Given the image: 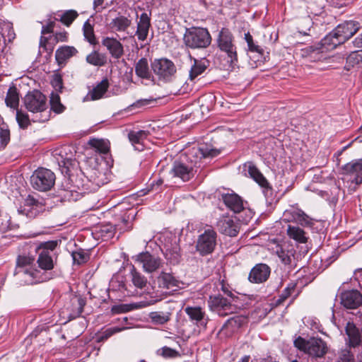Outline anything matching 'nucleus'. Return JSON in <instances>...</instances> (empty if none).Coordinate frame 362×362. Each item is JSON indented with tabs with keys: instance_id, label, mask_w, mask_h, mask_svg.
<instances>
[{
	"instance_id": "nucleus-1",
	"label": "nucleus",
	"mask_w": 362,
	"mask_h": 362,
	"mask_svg": "<svg viewBox=\"0 0 362 362\" xmlns=\"http://www.w3.org/2000/svg\"><path fill=\"white\" fill-rule=\"evenodd\" d=\"M216 44L221 52L226 55L227 63L231 68L238 66V57L235 37L228 28H222L217 36Z\"/></svg>"
},
{
	"instance_id": "nucleus-2",
	"label": "nucleus",
	"mask_w": 362,
	"mask_h": 362,
	"mask_svg": "<svg viewBox=\"0 0 362 362\" xmlns=\"http://www.w3.org/2000/svg\"><path fill=\"white\" fill-rule=\"evenodd\" d=\"M60 240H50L41 243L36 248L38 253L37 262L43 270H51L54 268L57 257V246Z\"/></svg>"
},
{
	"instance_id": "nucleus-3",
	"label": "nucleus",
	"mask_w": 362,
	"mask_h": 362,
	"mask_svg": "<svg viewBox=\"0 0 362 362\" xmlns=\"http://www.w3.org/2000/svg\"><path fill=\"white\" fill-rule=\"evenodd\" d=\"M183 41L190 49H204L210 45L211 37L206 28L193 27L186 29Z\"/></svg>"
},
{
	"instance_id": "nucleus-4",
	"label": "nucleus",
	"mask_w": 362,
	"mask_h": 362,
	"mask_svg": "<svg viewBox=\"0 0 362 362\" xmlns=\"http://www.w3.org/2000/svg\"><path fill=\"white\" fill-rule=\"evenodd\" d=\"M294 346L299 350L314 358H322L327 351L326 343L320 338H311L305 340L298 337L294 340Z\"/></svg>"
},
{
	"instance_id": "nucleus-5",
	"label": "nucleus",
	"mask_w": 362,
	"mask_h": 362,
	"mask_svg": "<svg viewBox=\"0 0 362 362\" xmlns=\"http://www.w3.org/2000/svg\"><path fill=\"white\" fill-rule=\"evenodd\" d=\"M56 176L54 173L45 168H38L30 176V185L33 189L40 192L50 190L54 185Z\"/></svg>"
},
{
	"instance_id": "nucleus-6",
	"label": "nucleus",
	"mask_w": 362,
	"mask_h": 362,
	"mask_svg": "<svg viewBox=\"0 0 362 362\" xmlns=\"http://www.w3.org/2000/svg\"><path fill=\"white\" fill-rule=\"evenodd\" d=\"M151 69L157 76L158 80L163 83H170L174 81L176 76L177 69L175 64L166 58L156 59L151 63Z\"/></svg>"
},
{
	"instance_id": "nucleus-7",
	"label": "nucleus",
	"mask_w": 362,
	"mask_h": 362,
	"mask_svg": "<svg viewBox=\"0 0 362 362\" xmlns=\"http://www.w3.org/2000/svg\"><path fill=\"white\" fill-rule=\"evenodd\" d=\"M217 244V233L212 228H207L198 235L196 241V251L201 256L211 254Z\"/></svg>"
},
{
	"instance_id": "nucleus-8",
	"label": "nucleus",
	"mask_w": 362,
	"mask_h": 362,
	"mask_svg": "<svg viewBox=\"0 0 362 362\" xmlns=\"http://www.w3.org/2000/svg\"><path fill=\"white\" fill-rule=\"evenodd\" d=\"M23 102L26 109L32 112H43L47 108V98L37 90L28 92Z\"/></svg>"
},
{
	"instance_id": "nucleus-9",
	"label": "nucleus",
	"mask_w": 362,
	"mask_h": 362,
	"mask_svg": "<svg viewBox=\"0 0 362 362\" xmlns=\"http://www.w3.org/2000/svg\"><path fill=\"white\" fill-rule=\"evenodd\" d=\"M208 304L210 309L220 316H226L235 310L231 300L221 294L210 296Z\"/></svg>"
},
{
	"instance_id": "nucleus-10",
	"label": "nucleus",
	"mask_w": 362,
	"mask_h": 362,
	"mask_svg": "<svg viewBox=\"0 0 362 362\" xmlns=\"http://www.w3.org/2000/svg\"><path fill=\"white\" fill-rule=\"evenodd\" d=\"M52 156L59 167L65 169L66 173L70 172L71 168H74L77 165V161L74 158V155L69 146L55 149L52 152Z\"/></svg>"
},
{
	"instance_id": "nucleus-11",
	"label": "nucleus",
	"mask_w": 362,
	"mask_h": 362,
	"mask_svg": "<svg viewBox=\"0 0 362 362\" xmlns=\"http://www.w3.org/2000/svg\"><path fill=\"white\" fill-rule=\"evenodd\" d=\"M361 27L360 23L355 21H345L339 24L334 30L339 40L344 43L354 36Z\"/></svg>"
},
{
	"instance_id": "nucleus-12",
	"label": "nucleus",
	"mask_w": 362,
	"mask_h": 362,
	"mask_svg": "<svg viewBox=\"0 0 362 362\" xmlns=\"http://www.w3.org/2000/svg\"><path fill=\"white\" fill-rule=\"evenodd\" d=\"M341 44H343V42L339 40V37L335 35V31L333 30L321 40L320 45L310 46L308 49L312 53H321L325 50L334 49Z\"/></svg>"
},
{
	"instance_id": "nucleus-13",
	"label": "nucleus",
	"mask_w": 362,
	"mask_h": 362,
	"mask_svg": "<svg viewBox=\"0 0 362 362\" xmlns=\"http://www.w3.org/2000/svg\"><path fill=\"white\" fill-rule=\"evenodd\" d=\"M136 260L142 264V268L146 273H153L161 267L163 260L149 252H141L136 256Z\"/></svg>"
},
{
	"instance_id": "nucleus-14",
	"label": "nucleus",
	"mask_w": 362,
	"mask_h": 362,
	"mask_svg": "<svg viewBox=\"0 0 362 362\" xmlns=\"http://www.w3.org/2000/svg\"><path fill=\"white\" fill-rule=\"evenodd\" d=\"M16 278L24 284H34L44 281L40 270L34 267L27 268L25 270L18 269V272L14 273Z\"/></svg>"
},
{
	"instance_id": "nucleus-15",
	"label": "nucleus",
	"mask_w": 362,
	"mask_h": 362,
	"mask_svg": "<svg viewBox=\"0 0 362 362\" xmlns=\"http://www.w3.org/2000/svg\"><path fill=\"white\" fill-rule=\"evenodd\" d=\"M341 304L347 309H356L362 305V295L357 290H348L340 295Z\"/></svg>"
},
{
	"instance_id": "nucleus-16",
	"label": "nucleus",
	"mask_w": 362,
	"mask_h": 362,
	"mask_svg": "<svg viewBox=\"0 0 362 362\" xmlns=\"http://www.w3.org/2000/svg\"><path fill=\"white\" fill-rule=\"evenodd\" d=\"M170 174L173 177L180 178L183 182H187L194 177L193 167L192 165H187L175 160L170 169Z\"/></svg>"
},
{
	"instance_id": "nucleus-17",
	"label": "nucleus",
	"mask_w": 362,
	"mask_h": 362,
	"mask_svg": "<svg viewBox=\"0 0 362 362\" xmlns=\"http://www.w3.org/2000/svg\"><path fill=\"white\" fill-rule=\"evenodd\" d=\"M270 273L271 269L267 264L259 263L251 269L248 280L251 283L262 284L269 279Z\"/></svg>"
},
{
	"instance_id": "nucleus-18",
	"label": "nucleus",
	"mask_w": 362,
	"mask_h": 362,
	"mask_svg": "<svg viewBox=\"0 0 362 362\" xmlns=\"http://www.w3.org/2000/svg\"><path fill=\"white\" fill-rule=\"evenodd\" d=\"M101 43L103 46L106 47L113 59L118 60L124 55V46L117 38L105 37L103 38Z\"/></svg>"
},
{
	"instance_id": "nucleus-19",
	"label": "nucleus",
	"mask_w": 362,
	"mask_h": 362,
	"mask_svg": "<svg viewBox=\"0 0 362 362\" xmlns=\"http://www.w3.org/2000/svg\"><path fill=\"white\" fill-rule=\"evenodd\" d=\"M216 226L221 233L230 237L236 236L239 232L238 224L228 216L221 218Z\"/></svg>"
},
{
	"instance_id": "nucleus-20",
	"label": "nucleus",
	"mask_w": 362,
	"mask_h": 362,
	"mask_svg": "<svg viewBox=\"0 0 362 362\" xmlns=\"http://www.w3.org/2000/svg\"><path fill=\"white\" fill-rule=\"evenodd\" d=\"M244 170L247 171L249 176L252 178L257 183H258L262 188H264V192L265 194L272 190L266 178L254 164L252 163L245 164Z\"/></svg>"
},
{
	"instance_id": "nucleus-21",
	"label": "nucleus",
	"mask_w": 362,
	"mask_h": 362,
	"mask_svg": "<svg viewBox=\"0 0 362 362\" xmlns=\"http://www.w3.org/2000/svg\"><path fill=\"white\" fill-rule=\"evenodd\" d=\"M185 311L189 319L197 326L206 328L209 318L200 307L187 306L185 308Z\"/></svg>"
},
{
	"instance_id": "nucleus-22",
	"label": "nucleus",
	"mask_w": 362,
	"mask_h": 362,
	"mask_svg": "<svg viewBox=\"0 0 362 362\" xmlns=\"http://www.w3.org/2000/svg\"><path fill=\"white\" fill-rule=\"evenodd\" d=\"M221 197L225 205L234 213H240L244 209L243 200L238 194L226 193L223 194Z\"/></svg>"
},
{
	"instance_id": "nucleus-23",
	"label": "nucleus",
	"mask_w": 362,
	"mask_h": 362,
	"mask_svg": "<svg viewBox=\"0 0 362 362\" xmlns=\"http://www.w3.org/2000/svg\"><path fill=\"white\" fill-rule=\"evenodd\" d=\"M151 28V17L147 13H142L136 24L135 35L139 41H145L147 39Z\"/></svg>"
},
{
	"instance_id": "nucleus-24",
	"label": "nucleus",
	"mask_w": 362,
	"mask_h": 362,
	"mask_svg": "<svg viewBox=\"0 0 362 362\" xmlns=\"http://www.w3.org/2000/svg\"><path fill=\"white\" fill-rule=\"evenodd\" d=\"M296 250L292 245H284L276 250V255L285 265L296 266Z\"/></svg>"
},
{
	"instance_id": "nucleus-25",
	"label": "nucleus",
	"mask_w": 362,
	"mask_h": 362,
	"mask_svg": "<svg viewBox=\"0 0 362 362\" xmlns=\"http://www.w3.org/2000/svg\"><path fill=\"white\" fill-rule=\"evenodd\" d=\"M344 170L346 174L354 176L352 182L356 185L362 183V159L355 160L346 163Z\"/></svg>"
},
{
	"instance_id": "nucleus-26",
	"label": "nucleus",
	"mask_w": 362,
	"mask_h": 362,
	"mask_svg": "<svg viewBox=\"0 0 362 362\" xmlns=\"http://www.w3.org/2000/svg\"><path fill=\"white\" fill-rule=\"evenodd\" d=\"M42 208L40 203L34 197L28 196L24 202L23 208L18 209V212L25 214L27 216L32 218L36 216L39 212L40 209Z\"/></svg>"
},
{
	"instance_id": "nucleus-27",
	"label": "nucleus",
	"mask_w": 362,
	"mask_h": 362,
	"mask_svg": "<svg viewBox=\"0 0 362 362\" xmlns=\"http://www.w3.org/2000/svg\"><path fill=\"white\" fill-rule=\"evenodd\" d=\"M350 346L356 347L362 342V329L356 327L353 322H347L345 328Z\"/></svg>"
},
{
	"instance_id": "nucleus-28",
	"label": "nucleus",
	"mask_w": 362,
	"mask_h": 362,
	"mask_svg": "<svg viewBox=\"0 0 362 362\" xmlns=\"http://www.w3.org/2000/svg\"><path fill=\"white\" fill-rule=\"evenodd\" d=\"M158 286L160 288L170 289L180 287V281L171 273L161 272L157 277Z\"/></svg>"
},
{
	"instance_id": "nucleus-29",
	"label": "nucleus",
	"mask_w": 362,
	"mask_h": 362,
	"mask_svg": "<svg viewBox=\"0 0 362 362\" xmlns=\"http://www.w3.org/2000/svg\"><path fill=\"white\" fill-rule=\"evenodd\" d=\"M132 25V20L128 17L119 15L110 23V29L115 33H127Z\"/></svg>"
},
{
	"instance_id": "nucleus-30",
	"label": "nucleus",
	"mask_w": 362,
	"mask_h": 362,
	"mask_svg": "<svg viewBox=\"0 0 362 362\" xmlns=\"http://www.w3.org/2000/svg\"><path fill=\"white\" fill-rule=\"evenodd\" d=\"M194 64L189 73V79L194 81L199 75L202 74L209 66V61L205 58L197 59L193 58Z\"/></svg>"
},
{
	"instance_id": "nucleus-31",
	"label": "nucleus",
	"mask_w": 362,
	"mask_h": 362,
	"mask_svg": "<svg viewBox=\"0 0 362 362\" xmlns=\"http://www.w3.org/2000/svg\"><path fill=\"white\" fill-rule=\"evenodd\" d=\"M77 53V49L71 46H62L58 48L55 52V59L60 66H63L67 59L74 56Z\"/></svg>"
},
{
	"instance_id": "nucleus-32",
	"label": "nucleus",
	"mask_w": 362,
	"mask_h": 362,
	"mask_svg": "<svg viewBox=\"0 0 362 362\" xmlns=\"http://www.w3.org/2000/svg\"><path fill=\"white\" fill-rule=\"evenodd\" d=\"M286 213L290 214L293 221L302 226H312L313 224V219L300 209H293L286 211Z\"/></svg>"
},
{
	"instance_id": "nucleus-33",
	"label": "nucleus",
	"mask_w": 362,
	"mask_h": 362,
	"mask_svg": "<svg viewBox=\"0 0 362 362\" xmlns=\"http://www.w3.org/2000/svg\"><path fill=\"white\" fill-rule=\"evenodd\" d=\"M109 86V81L105 78L88 92L87 97L90 98L91 100L101 99L107 91Z\"/></svg>"
},
{
	"instance_id": "nucleus-34",
	"label": "nucleus",
	"mask_w": 362,
	"mask_h": 362,
	"mask_svg": "<svg viewBox=\"0 0 362 362\" xmlns=\"http://www.w3.org/2000/svg\"><path fill=\"white\" fill-rule=\"evenodd\" d=\"M148 134L146 131L139 130L137 132H130L128 134L129 139L134 148L139 151L144 150V141L146 139Z\"/></svg>"
},
{
	"instance_id": "nucleus-35",
	"label": "nucleus",
	"mask_w": 362,
	"mask_h": 362,
	"mask_svg": "<svg viewBox=\"0 0 362 362\" xmlns=\"http://www.w3.org/2000/svg\"><path fill=\"white\" fill-rule=\"evenodd\" d=\"M86 61L90 65L100 67L107 64V56L104 53L93 50L86 56Z\"/></svg>"
},
{
	"instance_id": "nucleus-36",
	"label": "nucleus",
	"mask_w": 362,
	"mask_h": 362,
	"mask_svg": "<svg viewBox=\"0 0 362 362\" xmlns=\"http://www.w3.org/2000/svg\"><path fill=\"white\" fill-rule=\"evenodd\" d=\"M135 73L139 78L150 79L151 74L148 66V62L146 58L140 59L135 64Z\"/></svg>"
},
{
	"instance_id": "nucleus-37",
	"label": "nucleus",
	"mask_w": 362,
	"mask_h": 362,
	"mask_svg": "<svg viewBox=\"0 0 362 362\" xmlns=\"http://www.w3.org/2000/svg\"><path fill=\"white\" fill-rule=\"evenodd\" d=\"M195 155L200 158H212L220 153V151L206 144H202L197 149H194Z\"/></svg>"
},
{
	"instance_id": "nucleus-38",
	"label": "nucleus",
	"mask_w": 362,
	"mask_h": 362,
	"mask_svg": "<svg viewBox=\"0 0 362 362\" xmlns=\"http://www.w3.org/2000/svg\"><path fill=\"white\" fill-rule=\"evenodd\" d=\"M287 235L299 243H305L308 240L305 231L298 226L289 225L287 228Z\"/></svg>"
},
{
	"instance_id": "nucleus-39",
	"label": "nucleus",
	"mask_w": 362,
	"mask_h": 362,
	"mask_svg": "<svg viewBox=\"0 0 362 362\" xmlns=\"http://www.w3.org/2000/svg\"><path fill=\"white\" fill-rule=\"evenodd\" d=\"M130 276L131 281L135 287L142 289L147 285L148 280L146 277L137 271L134 265L132 266L130 269Z\"/></svg>"
},
{
	"instance_id": "nucleus-40",
	"label": "nucleus",
	"mask_w": 362,
	"mask_h": 362,
	"mask_svg": "<svg viewBox=\"0 0 362 362\" xmlns=\"http://www.w3.org/2000/svg\"><path fill=\"white\" fill-rule=\"evenodd\" d=\"M88 144L100 153L106 154L110 149L109 141L103 139H91L89 140Z\"/></svg>"
},
{
	"instance_id": "nucleus-41",
	"label": "nucleus",
	"mask_w": 362,
	"mask_h": 362,
	"mask_svg": "<svg viewBox=\"0 0 362 362\" xmlns=\"http://www.w3.org/2000/svg\"><path fill=\"white\" fill-rule=\"evenodd\" d=\"M171 313L169 312L155 311L149 314L151 322L156 325H163L170 320Z\"/></svg>"
},
{
	"instance_id": "nucleus-42",
	"label": "nucleus",
	"mask_w": 362,
	"mask_h": 362,
	"mask_svg": "<svg viewBox=\"0 0 362 362\" xmlns=\"http://www.w3.org/2000/svg\"><path fill=\"white\" fill-rule=\"evenodd\" d=\"M34 262L35 258L31 256L18 255L16 259V267L14 273L18 272V269L21 268V270H25L27 268L33 267Z\"/></svg>"
},
{
	"instance_id": "nucleus-43",
	"label": "nucleus",
	"mask_w": 362,
	"mask_h": 362,
	"mask_svg": "<svg viewBox=\"0 0 362 362\" xmlns=\"http://www.w3.org/2000/svg\"><path fill=\"white\" fill-rule=\"evenodd\" d=\"M5 103L7 106L16 108L18 105L19 96L16 88H10L8 90Z\"/></svg>"
},
{
	"instance_id": "nucleus-44",
	"label": "nucleus",
	"mask_w": 362,
	"mask_h": 362,
	"mask_svg": "<svg viewBox=\"0 0 362 362\" xmlns=\"http://www.w3.org/2000/svg\"><path fill=\"white\" fill-rule=\"evenodd\" d=\"M83 35L86 40L93 45L98 43L93 30V27L90 25L88 21H86L83 27Z\"/></svg>"
},
{
	"instance_id": "nucleus-45",
	"label": "nucleus",
	"mask_w": 362,
	"mask_h": 362,
	"mask_svg": "<svg viewBox=\"0 0 362 362\" xmlns=\"http://www.w3.org/2000/svg\"><path fill=\"white\" fill-rule=\"evenodd\" d=\"M361 62H362V49L352 52L347 57L346 67L347 69H349L350 67H354V66L359 64Z\"/></svg>"
},
{
	"instance_id": "nucleus-46",
	"label": "nucleus",
	"mask_w": 362,
	"mask_h": 362,
	"mask_svg": "<svg viewBox=\"0 0 362 362\" xmlns=\"http://www.w3.org/2000/svg\"><path fill=\"white\" fill-rule=\"evenodd\" d=\"M72 306L74 307L71 317L75 318L79 316L83 311L86 300L81 297H75L71 300Z\"/></svg>"
},
{
	"instance_id": "nucleus-47",
	"label": "nucleus",
	"mask_w": 362,
	"mask_h": 362,
	"mask_svg": "<svg viewBox=\"0 0 362 362\" xmlns=\"http://www.w3.org/2000/svg\"><path fill=\"white\" fill-rule=\"evenodd\" d=\"M126 329H127V327H109V328L106 329L105 330H104L103 332H101L100 334V335L98 336L97 341L98 342H101V341H105L107 339H109L110 337L114 335L115 334L118 333L119 332H122V331H123V330H124Z\"/></svg>"
},
{
	"instance_id": "nucleus-48",
	"label": "nucleus",
	"mask_w": 362,
	"mask_h": 362,
	"mask_svg": "<svg viewBox=\"0 0 362 362\" xmlns=\"http://www.w3.org/2000/svg\"><path fill=\"white\" fill-rule=\"evenodd\" d=\"M16 121L20 128L25 129L30 125V120L28 115L21 110L17 109L16 110Z\"/></svg>"
},
{
	"instance_id": "nucleus-49",
	"label": "nucleus",
	"mask_w": 362,
	"mask_h": 362,
	"mask_svg": "<svg viewBox=\"0 0 362 362\" xmlns=\"http://www.w3.org/2000/svg\"><path fill=\"white\" fill-rule=\"evenodd\" d=\"M71 256L74 264H81L89 259L88 254L82 249L72 252Z\"/></svg>"
},
{
	"instance_id": "nucleus-50",
	"label": "nucleus",
	"mask_w": 362,
	"mask_h": 362,
	"mask_svg": "<svg viewBox=\"0 0 362 362\" xmlns=\"http://www.w3.org/2000/svg\"><path fill=\"white\" fill-rule=\"evenodd\" d=\"M51 109L57 112L61 113L64 111V107L60 102V97L57 93H52L50 95Z\"/></svg>"
},
{
	"instance_id": "nucleus-51",
	"label": "nucleus",
	"mask_w": 362,
	"mask_h": 362,
	"mask_svg": "<svg viewBox=\"0 0 362 362\" xmlns=\"http://www.w3.org/2000/svg\"><path fill=\"white\" fill-rule=\"evenodd\" d=\"M77 16L78 13L76 11L69 10L62 16L61 21L64 24L69 25Z\"/></svg>"
},
{
	"instance_id": "nucleus-52",
	"label": "nucleus",
	"mask_w": 362,
	"mask_h": 362,
	"mask_svg": "<svg viewBox=\"0 0 362 362\" xmlns=\"http://www.w3.org/2000/svg\"><path fill=\"white\" fill-rule=\"evenodd\" d=\"M10 141V131L5 127H0V143L3 147H5Z\"/></svg>"
},
{
	"instance_id": "nucleus-53",
	"label": "nucleus",
	"mask_w": 362,
	"mask_h": 362,
	"mask_svg": "<svg viewBox=\"0 0 362 362\" xmlns=\"http://www.w3.org/2000/svg\"><path fill=\"white\" fill-rule=\"evenodd\" d=\"M159 300H160V299H158L156 297H150L149 299H145L140 302L136 303L133 305H134V308H146V307L154 305Z\"/></svg>"
},
{
	"instance_id": "nucleus-54",
	"label": "nucleus",
	"mask_w": 362,
	"mask_h": 362,
	"mask_svg": "<svg viewBox=\"0 0 362 362\" xmlns=\"http://www.w3.org/2000/svg\"><path fill=\"white\" fill-rule=\"evenodd\" d=\"M337 362H354V355L348 349L342 350Z\"/></svg>"
},
{
	"instance_id": "nucleus-55",
	"label": "nucleus",
	"mask_w": 362,
	"mask_h": 362,
	"mask_svg": "<svg viewBox=\"0 0 362 362\" xmlns=\"http://www.w3.org/2000/svg\"><path fill=\"white\" fill-rule=\"evenodd\" d=\"M295 288H296V284H293V283L289 284L285 288V289L283 291L281 295L280 296L279 300L284 301L287 298H288L291 295L293 291L295 290Z\"/></svg>"
},
{
	"instance_id": "nucleus-56",
	"label": "nucleus",
	"mask_w": 362,
	"mask_h": 362,
	"mask_svg": "<svg viewBox=\"0 0 362 362\" xmlns=\"http://www.w3.org/2000/svg\"><path fill=\"white\" fill-rule=\"evenodd\" d=\"M161 351V355L165 358H175L179 356L177 351L167 346L162 348Z\"/></svg>"
},
{
	"instance_id": "nucleus-57",
	"label": "nucleus",
	"mask_w": 362,
	"mask_h": 362,
	"mask_svg": "<svg viewBox=\"0 0 362 362\" xmlns=\"http://www.w3.org/2000/svg\"><path fill=\"white\" fill-rule=\"evenodd\" d=\"M248 51L251 52H255L258 54L260 57L263 56L264 50L262 47H260L258 45H256L254 41L252 43L247 44Z\"/></svg>"
},
{
	"instance_id": "nucleus-58",
	"label": "nucleus",
	"mask_w": 362,
	"mask_h": 362,
	"mask_svg": "<svg viewBox=\"0 0 362 362\" xmlns=\"http://www.w3.org/2000/svg\"><path fill=\"white\" fill-rule=\"evenodd\" d=\"M130 310L129 308L128 305H115L113 306L112 308V311L114 313H126Z\"/></svg>"
},
{
	"instance_id": "nucleus-59",
	"label": "nucleus",
	"mask_w": 362,
	"mask_h": 362,
	"mask_svg": "<svg viewBox=\"0 0 362 362\" xmlns=\"http://www.w3.org/2000/svg\"><path fill=\"white\" fill-rule=\"evenodd\" d=\"M55 40L57 42H66L68 34L66 32H60L55 34Z\"/></svg>"
},
{
	"instance_id": "nucleus-60",
	"label": "nucleus",
	"mask_w": 362,
	"mask_h": 362,
	"mask_svg": "<svg viewBox=\"0 0 362 362\" xmlns=\"http://www.w3.org/2000/svg\"><path fill=\"white\" fill-rule=\"evenodd\" d=\"M151 101H152V100H149V99H141V100H138L134 103H133L132 105V106L136 107H140L142 106L149 105Z\"/></svg>"
},
{
	"instance_id": "nucleus-61",
	"label": "nucleus",
	"mask_w": 362,
	"mask_h": 362,
	"mask_svg": "<svg viewBox=\"0 0 362 362\" xmlns=\"http://www.w3.org/2000/svg\"><path fill=\"white\" fill-rule=\"evenodd\" d=\"M1 30L0 31L1 35L4 36V31H8V34H10V32L13 31L12 25L10 23H1Z\"/></svg>"
},
{
	"instance_id": "nucleus-62",
	"label": "nucleus",
	"mask_w": 362,
	"mask_h": 362,
	"mask_svg": "<svg viewBox=\"0 0 362 362\" xmlns=\"http://www.w3.org/2000/svg\"><path fill=\"white\" fill-rule=\"evenodd\" d=\"M105 0H94L93 1V8L96 13L101 12L103 8L100 7Z\"/></svg>"
},
{
	"instance_id": "nucleus-63",
	"label": "nucleus",
	"mask_w": 362,
	"mask_h": 362,
	"mask_svg": "<svg viewBox=\"0 0 362 362\" xmlns=\"http://www.w3.org/2000/svg\"><path fill=\"white\" fill-rule=\"evenodd\" d=\"M53 27H54L53 23H50L45 26H42V32H41L42 34L45 35V34L52 33Z\"/></svg>"
},
{
	"instance_id": "nucleus-64",
	"label": "nucleus",
	"mask_w": 362,
	"mask_h": 362,
	"mask_svg": "<svg viewBox=\"0 0 362 362\" xmlns=\"http://www.w3.org/2000/svg\"><path fill=\"white\" fill-rule=\"evenodd\" d=\"M354 45L357 48H362V34L359 35L353 41Z\"/></svg>"
}]
</instances>
